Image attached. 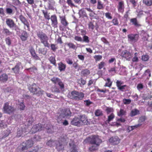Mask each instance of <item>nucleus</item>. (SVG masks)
<instances>
[{
  "label": "nucleus",
  "mask_w": 152,
  "mask_h": 152,
  "mask_svg": "<svg viewBox=\"0 0 152 152\" xmlns=\"http://www.w3.org/2000/svg\"><path fill=\"white\" fill-rule=\"evenodd\" d=\"M33 142L31 140H29L26 142H23L21 144L20 148L23 152H31V151L27 150L25 151L26 150L32 147L33 145Z\"/></svg>",
  "instance_id": "5"
},
{
  "label": "nucleus",
  "mask_w": 152,
  "mask_h": 152,
  "mask_svg": "<svg viewBox=\"0 0 152 152\" xmlns=\"http://www.w3.org/2000/svg\"><path fill=\"white\" fill-rule=\"evenodd\" d=\"M34 121V119L31 116H30L29 118L27 119L28 122V125L29 126Z\"/></svg>",
  "instance_id": "47"
},
{
  "label": "nucleus",
  "mask_w": 152,
  "mask_h": 152,
  "mask_svg": "<svg viewBox=\"0 0 152 152\" xmlns=\"http://www.w3.org/2000/svg\"><path fill=\"white\" fill-rule=\"evenodd\" d=\"M10 133V129H8L4 131L3 133V136L2 138H4L7 137Z\"/></svg>",
  "instance_id": "36"
},
{
  "label": "nucleus",
  "mask_w": 152,
  "mask_h": 152,
  "mask_svg": "<svg viewBox=\"0 0 152 152\" xmlns=\"http://www.w3.org/2000/svg\"><path fill=\"white\" fill-rule=\"evenodd\" d=\"M123 101L124 104H129L131 102V100L130 99H124Z\"/></svg>",
  "instance_id": "57"
},
{
  "label": "nucleus",
  "mask_w": 152,
  "mask_h": 152,
  "mask_svg": "<svg viewBox=\"0 0 152 152\" xmlns=\"http://www.w3.org/2000/svg\"><path fill=\"white\" fill-rule=\"evenodd\" d=\"M110 142L117 144L119 143V139L117 136H114L110 138L109 140Z\"/></svg>",
  "instance_id": "17"
},
{
  "label": "nucleus",
  "mask_w": 152,
  "mask_h": 152,
  "mask_svg": "<svg viewBox=\"0 0 152 152\" xmlns=\"http://www.w3.org/2000/svg\"><path fill=\"white\" fill-rule=\"evenodd\" d=\"M58 69L60 71H64L65 70L66 65L62 62L58 64Z\"/></svg>",
  "instance_id": "23"
},
{
  "label": "nucleus",
  "mask_w": 152,
  "mask_h": 152,
  "mask_svg": "<svg viewBox=\"0 0 152 152\" xmlns=\"http://www.w3.org/2000/svg\"><path fill=\"white\" fill-rule=\"evenodd\" d=\"M77 91H72L70 96V98L72 99L77 100Z\"/></svg>",
  "instance_id": "28"
},
{
  "label": "nucleus",
  "mask_w": 152,
  "mask_h": 152,
  "mask_svg": "<svg viewBox=\"0 0 152 152\" xmlns=\"http://www.w3.org/2000/svg\"><path fill=\"white\" fill-rule=\"evenodd\" d=\"M49 60L51 63L52 64L54 65H56V60L54 57L52 56L50 57L49 58Z\"/></svg>",
  "instance_id": "42"
},
{
  "label": "nucleus",
  "mask_w": 152,
  "mask_h": 152,
  "mask_svg": "<svg viewBox=\"0 0 152 152\" xmlns=\"http://www.w3.org/2000/svg\"><path fill=\"white\" fill-rule=\"evenodd\" d=\"M139 113L140 111L138 110L137 109H134L131 111L130 113V115L131 116H133Z\"/></svg>",
  "instance_id": "27"
},
{
  "label": "nucleus",
  "mask_w": 152,
  "mask_h": 152,
  "mask_svg": "<svg viewBox=\"0 0 152 152\" xmlns=\"http://www.w3.org/2000/svg\"><path fill=\"white\" fill-rule=\"evenodd\" d=\"M55 2L53 0H50L48 1V8L49 10H53V5L55 4Z\"/></svg>",
  "instance_id": "24"
},
{
  "label": "nucleus",
  "mask_w": 152,
  "mask_h": 152,
  "mask_svg": "<svg viewBox=\"0 0 152 152\" xmlns=\"http://www.w3.org/2000/svg\"><path fill=\"white\" fill-rule=\"evenodd\" d=\"M128 37L130 41L135 42L137 41L138 39L139 35L137 34H131L129 35Z\"/></svg>",
  "instance_id": "15"
},
{
  "label": "nucleus",
  "mask_w": 152,
  "mask_h": 152,
  "mask_svg": "<svg viewBox=\"0 0 152 152\" xmlns=\"http://www.w3.org/2000/svg\"><path fill=\"white\" fill-rule=\"evenodd\" d=\"M56 141L50 139L47 142L46 145L50 147H53L55 145V143H56Z\"/></svg>",
  "instance_id": "21"
},
{
  "label": "nucleus",
  "mask_w": 152,
  "mask_h": 152,
  "mask_svg": "<svg viewBox=\"0 0 152 152\" xmlns=\"http://www.w3.org/2000/svg\"><path fill=\"white\" fill-rule=\"evenodd\" d=\"M147 75H148V77H147V78L149 79V78L151 76V72H150V70L148 69L146 70H145V72H144V74L143 75V76H146Z\"/></svg>",
  "instance_id": "43"
},
{
  "label": "nucleus",
  "mask_w": 152,
  "mask_h": 152,
  "mask_svg": "<svg viewBox=\"0 0 152 152\" xmlns=\"http://www.w3.org/2000/svg\"><path fill=\"white\" fill-rule=\"evenodd\" d=\"M95 113V115L96 116H99L101 115L102 114V111L99 110H96Z\"/></svg>",
  "instance_id": "58"
},
{
  "label": "nucleus",
  "mask_w": 152,
  "mask_h": 152,
  "mask_svg": "<svg viewBox=\"0 0 152 152\" xmlns=\"http://www.w3.org/2000/svg\"><path fill=\"white\" fill-rule=\"evenodd\" d=\"M51 50L53 51H55L58 49L57 45L54 44H51L50 45Z\"/></svg>",
  "instance_id": "48"
},
{
  "label": "nucleus",
  "mask_w": 152,
  "mask_h": 152,
  "mask_svg": "<svg viewBox=\"0 0 152 152\" xmlns=\"http://www.w3.org/2000/svg\"><path fill=\"white\" fill-rule=\"evenodd\" d=\"M108 118L107 120L105 121V124H106L107 123H109L110 121L112 120L114 118V115L113 113H111L110 115L108 116Z\"/></svg>",
  "instance_id": "30"
},
{
  "label": "nucleus",
  "mask_w": 152,
  "mask_h": 152,
  "mask_svg": "<svg viewBox=\"0 0 152 152\" xmlns=\"http://www.w3.org/2000/svg\"><path fill=\"white\" fill-rule=\"evenodd\" d=\"M60 88L61 89H64V85L63 83L60 80L58 84Z\"/></svg>",
  "instance_id": "62"
},
{
  "label": "nucleus",
  "mask_w": 152,
  "mask_h": 152,
  "mask_svg": "<svg viewBox=\"0 0 152 152\" xmlns=\"http://www.w3.org/2000/svg\"><path fill=\"white\" fill-rule=\"evenodd\" d=\"M67 44L69 48H72L75 50H76L77 48L76 46L72 43H68Z\"/></svg>",
  "instance_id": "45"
},
{
  "label": "nucleus",
  "mask_w": 152,
  "mask_h": 152,
  "mask_svg": "<svg viewBox=\"0 0 152 152\" xmlns=\"http://www.w3.org/2000/svg\"><path fill=\"white\" fill-rule=\"evenodd\" d=\"M19 19L21 22L27 28V29L29 30V25L26 18L22 15H20L19 17Z\"/></svg>",
  "instance_id": "13"
},
{
  "label": "nucleus",
  "mask_w": 152,
  "mask_h": 152,
  "mask_svg": "<svg viewBox=\"0 0 152 152\" xmlns=\"http://www.w3.org/2000/svg\"><path fill=\"white\" fill-rule=\"evenodd\" d=\"M61 23L64 26L66 27L68 25V23L66 21L65 17L64 16H59Z\"/></svg>",
  "instance_id": "20"
},
{
  "label": "nucleus",
  "mask_w": 152,
  "mask_h": 152,
  "mask_svg": "<svg viewBox=\"0 0 152 152\" xmlns=\"http://www.w3.org/2000/svg\"><path fill=\"white\" fill-rule=\"evenodd\" d=\"M104 62H102L99 64V69H101L103 68V69H104Z\"/></svg>",
  "instance_id": "61"
},
{
  "label": "nucleus",
  "mask_w": 152,
  "mask_h": 152,
  "mask_svg": "<svg viewBox=\"0 0 152 152\" xmlns=\"http://www.w3.org/2000/svg\"><path fill=\"white\" fill-rule=\"evenodd\" d=\"M71 124L72 125L80 126V123L79 119V116L77 117H75L72 121Z\"/></svg>",
  "instance_id": "14"
},
{
  "label": "nucleus",
  "mask_w": 152,
  "mask_h": 152,
  "mask_svg": "<svg viewBox=\"0 0 152 152\" xmlns=\"http://www.w3.org/2000/svg\"><path fill=\"white\" fill-rule=\"evenodd\" d=\"M21 65L20 63H17L15 67L12 69V70L15 73H16L18 72L20 68V66Z\"/></svg>",
  "instance_id": "22"
},
{
  "label": "nucleus",
  "mask_w": 152,
  "mask_h": 152,
  "mask_svg": "<svg viewBox=\"0 0 152 152\" xmlns=\"http://www.w3.org/2000/svg\"><path fill=\"white\" fill-rule=\"evenodd\" d=\"M27 132V129L25 128L23 129L22 126H21L20 128L18 129L17 136L18 137H20L23 136V133H25Z\"/></svg>",
  "instance_id": "16"
},
{
  "label": "nucleus",
  "mask_w": 152,
  "mask_h": 152,
  "mask_svg": "<svg viewBox=\"0 0 152 152\" xmlns=\"http://www.w3.org/2000/svg\"><path fill=\"white\" fill-rule=\"evenodd\" d=\"M121 56L126 58L127 60H129L132 56V54L129 51L126 50L122 51Z\"/></svg>",
  "instance_id": "9"
},
{
  "label": "nucleus",
  "mask_w": 152,
  "mask_h": 152,
  "mask_svg": "<svg viewBox=\"0 0 152 152\" xmlns=\"http://www.w3.org/2000/svg\"><path fill=\"white\" fill-rule=\"evenodd\" d=\"M3 110L4 113L10 114L13 112L14 108L9 105L8 103L6 102L4 104Z\"/></svg>",
  "instance_id": "8"
},
{
  "label": "nucleus",
  "mask_w": 152,
  "mask_h": 152,
  "mask_svg": "<svg viewBox=\"0 0 152 152\" xmlns=\"http://www.w3.org/2000/svg\"><path fill=\"white\" fill-rule=\"evenodd\" d=\"M97 91L99 92L98 94L101 97H104V91L103 90L98 89Z\"/></svg>",
  "instance_id": "41"
},
{
  "label": "nucleus",
  "mask_w": 152,
  "mask_h": 152,
  "mask_svg": "<svg viewBox=\"0 0 152 152\" xmlns=\"http://www.w3.org/2000/svg\"><path fill=\"white\" fill-rule=\"evenodd\" d=\"M37 35L41 42L45 47L49 48L50 45L48 42V40L47 35L42 31H39L37 32Z\"/></svg>",
  "instance_id": "2"
},
{
  "label": "nucleus",
  "mask_w": 152,
  "mask_h": 152,
  "mask_svg": "<svg viewBox=\"0 0 152 152\" xmlns=\"http://www.w3.org/2000/svg\"><path fill=\"white\" fill-rule=\"evenodd\" d=\"M65 137H61L58 141H56V143H55L56 149L58 151H60L64 150V146L66 142V140Z\"/></svg>",
  "instance_id": "3"
},
{
  "label": "nucleus",
  "mask_w": 152,
  "mask_h": 152,
  "mask_svg": "<svg viewBox=\"0 0 152 152\" xmlns=\"http://www.w3.org/2000/svg\"><path fill=\"white\" fill-rule=\"evenodd\" d=\"M94 57L96 61H99L102 58V56L100 55H96Z\"/></svg>",
  "instance_id": "51"
},
{
  "label": "nucleus",
  "mask_w": 152,
  "mask_h": 152,
  "mask_svg": "<svg viewBox=\"0 0 152 152\" xmlns=\"http://www.w3.org/2000/svg\"><path fill=\"white\" fill-rule=\"evenodd\" d=\"M50 19L51 21L52 26L54 28L57 27L58 22L56 16L55 15H52L51 16Z\"/></svg>",
  "instance_id": "10"
},
{
  "label": "nucleus",
  "mask_w": 152,
  "mask_h": 152,
  "mask_svg": "<svg viewBox=\"0 0 152 152\" xmlns=\"http://www.w3.org/2000/svg\"><path fill=\"white\" fill-rule=\"evenodd\" d=\"M20 110H24L25 106L23 102H21L20 104Z\"/></svg>",
  "instance_id": "63"
},
{
  "label": "nucleus",
  "mask_w": 152,
  "mask_h": 152,
  "mask_svg": "<svg viewBox=\"0 0 152 152\" xmlns=\"http://www.w3.org/2000/svg\"><path fill=\"white\" fill-rule=\"evenodd\" d=\"M85 141L86 142H89L93 145L89 148V150L92 151L98 149V147L102 142V140L99 138L98 136L94 135L88 137L85 140Z\"/></svg>",
  "instance_id": "1"
},
{
  "label": "nucleus",
  "mask_w": 152,
  "mask_h": 152,
  "mask_svg": "<svg viewBox=\"0 0 152 152\" xmlns=\"http://www.w3.org/2000/svg\"><path fill=\"white\" fill-rule=\"evenodd\" d=\"M6 12L7 14L9 15H11L12 13L13 10L11 8H7L6 9Z\"/></svg>",
  "instance_id": "56"
},
{
  "label": "nucleus",
  "mask_w": 152,
  "mask_h": 152,
  "mask_svg": "<svg viewBox=\"0 0 152 152\" xmlns=\"http://www.w3.org/2000/svg\"><path fill=\"white\" fill-rule=\"evenodd\" d=\"M142 2L147 6H151L152 4V0H143Z\"/></svg>",
  "instance_id": "34"
},
{
  "label": "nucleus",
  "mask_w": 152,
  "mask_h": 152,
  "mask_svg": "<svg viewBox=\"0 0 152 152\" xmlns=\"http://www.w3.org/2000/svg\"><path fill=\"white\" fill-rule=\"evenodd\" d=\"M28 37V34L26 31H23V33L20 36L21 39L22 41H26Z\"/></svg>",
  "instance_id": "18"
},
{
  "label": "nucleus",
  "mask_w": 152,
  "mask_h": 152,
  "mask_svg": "<svg viewBox=\"0 0 152 152\" xmlns=\"http://www.w3.org/2000/svg\"><path fill=\"white\" fill-rule=\"evenodd\" d=\"M50 126L49 124L48 125L47 124L46 125L45 124L44 126L43 127L41 124H38L33 126L31 129L30 132L32 133H34L37 131L43 129L44 128L46 129H49L50 128Z\"/></svg>",
  "instance_id": "4"
},
{
  "label": "nucleus",
  "mask_w": 152,
  "mask_h": 152,
  "mask_svg": "<svg viewBox=\"0 0 152 152\" xmlns=\"http://www.w3.org/2000/svg\"><path fill=\"white\" fill-rule=\"evenodd\" d=\"M84 96V94L83 93L77 91V100H82Z\"/></svg>",
  "instance_id": "29"
},
{
  "label": "nucleus",
  "mask_w": 152,
  "mask_h": 152,
  "mask_svg": "<svg viewBox=\"0 0 152 152\" xmlns=\"http://www.w3.org/2000/svg\"><path fill=\"white\" fill-rule=\"evenodd\" d=\"M123 83V82L121 81L117 80L116 82V86L118 88L120 86H121V85Z\"/></svg>",
  "instance_id": "64"
},
{
  "label": "nucleus",
  "mask_w": 152,
  "mask_h": 152,
  "mask_svg": "<svg viewBox=\"0 0 152 152\" xmlns=\"http://www.w3.org/2000/svg\"><path fill=\"white\" fill-rule=\"evenodd\" d=\"M6 23L7 25L10 28H13L15 25L14 21L10 18H7L6 20Z\"/></svg>",
  "instance_id": "12"
},
{
  "label": "nucleus",
  "mask_w": 152,
  "mask_h": 152,
  "mask_svg": "<svg viewBox=\"0 0 152 152\" xmlns=\"http://www.w3.org/2000/svg\"><path fill=\"white\" fill-rule=\"evenodd\" d=\"M8 79V77L7 75L5 74H3L0 76V80L4 82L7 80Z\"/></svg>",
  "instance_id": "33"
},
{
  "label": "nucleus",
  "mask_w": 152,
  "mask_h": 152,
  "mask_svg": "<svg viewBox=\"0 0 152 152\" xmlns=\"http://www.w3.org/2000/svg\"><path fill=\"white\" fill-rule=\"evenodd\" d=\"M105 16L109 20H111L112 18L111 14L110 12H107L105 13Z\"/></svg>",
  "instance_id": "49"
},
{
  "label": "nucleus",
  "mask_w": 152,
  "mask_h": 152,
  "mask_svg": "<svg viewBox=\"0 0 152 152\" xmlns=\"http://www.w3.org/2000/svg\"><path fill=\"white\" fill-rule=\"evenodd\" d=\"M61 80L56 77H53L51 78V81L54 84H58Z\"/></svg>",
  "instance_id": "37"
},
{
  "label": "nucleus",
  "mask_w": 152,
  "mask_h": 152,
  "mask_svg": "<svg viewBox=\"0 0 152 152\" xmlns=\"http://www.w3.org/2000/svg\"><path fill=\"white\" fill-rule=\"evenodd\" d=\"M79 14L80 17H84L87 16L86 12L83 9H81L79 10Z\"/></svg>",
  "instance_id": "31"
},
{
  "label": "nucleus",
  "mask_w": 152,
  "mask_h": 152,
  "mask_svg": "<svg viewBox=\"0 0 152 152\" xmlns=\"http://www.w3.org/2000/svg\"><path fill=\"white\" fill-rule=\"evenodd\" d=\"M142 59L143 61H147L149 59L148 56L147 55H143L142 56Z\"/></svg>",
  "instance_id": "55"
},
{
  "label": "nucleus",
  "mask_w": 152,
  "mask_h": 152,
  "mask_svg": "<svg viewBox=\"0 0 152 152\" xmlns=\"http://www.w3.org/2000/svg\"><path fill=\"white\" fill-rule=\"evenodd\" d=\"M71 113L69 109H65L63 112V113L61 114L58 117L57 119L58 122H59L61 121V118H68L71 116Z\"/></svg>",
  "instance_id": "7"
},
{
  "label": "nucleus",
  "mask_w": 152,
  "mask_h": 152,
  "mask_svg": "<svg viewBox=\"0 0 152 152\" xmlns=\"http://www.w3.org/2000/svg\"><path fill=\"white\" fill-rule=\"evenodd\" d=\"M90 73L88 69H85L83 70L81 72V74L85 76H86Z\"/></svg>",
  "instance_id": "39"
},
{
  "label": "nucleus",
  "mask_w": 152,
  "mask_h": 152,
  "mask_svg": "<svg viewBox=\"0 0 152 152\" xmlns=\"http://www.w3.org/2000/svg\"><path fill=\"white\" fill-rule=\"evenodd\" d=\"M5 42L6 44L8 46L10 45L11 44V41L10 38L9 37H7L6 38Z\"/></svg>",
  "instance_id": "52"
},
{
  "label": "nucleus",
  "mask_w": 152,
  "mask_h": 152,
  "mask_svg": "<svg viewBox=\"0 0 152 152\" xmlns=\"http://www.w3.org/2000/svg\"><path fill=\"white\" fill-rule=\"evenodd\" d=\"M106 111L107 114H108L110 113H112L113 112V109L112 108L107 107L106 109Z\"/></svg>",
  "instance_id": "59"
},
{
  "label": "nucleus",
  "mask_w": 152,
  "mask_h": 152,
  "mask_svg": "<svg viewBox=\"0 0 152 152\" xmlns=\"http://www.w3.org/2000/svg\"><path fill=\"white\" fill-rule=\"evenodd\" d=\"M124 2L121 1L119 2L118 10L119 11L122 12V11L123 6V5Z\"/></svg>",
  "instance_id": "46"
},
{
  "label": "nucleus",
  "mask_w": 152,
  "mask_h": 152,
  "mask_svg": "<svg viewBox=\"0 0 152 152\" xmlns=\"http://www.w3.org/2000/svg\"><path fill=\"white\" fill-rule=\"evenodd\" d=\"M29 90L34 94H37L40 95L43 94L44 91L42 90L40 88H39L35 84H33L28 87Z\"/></svg>",
  "instance_id": "6"
},
{
  "label": "nucleus",
  "mask_w": 152,
  "mask_h": 152,
  "mask_svg": "<svg viewBox=\"0 0 152 152\" xmlns=\"http://www.w3.org/2000/svg\"><path fill=\"white\" fill-rule=\"evenodd\" d=\"M130 22L132 23L135 26L139 27L141 26V25L139 24L137 22L136 18H132L130 20Z\"/></svg>",
  "instance_id": "26"
},
{
  "label": "nucleus",
  "mask_w": 152,
  "mask_h": 152,
  "mask_svg": "<svg viewBox=\"0 0 152 152\" xmlns=\"http://www.w3.org/2000/svg\"><path fill=\"white\" fill-rule=\"evenodd\" d=\"M80 122V126L83 125H88L89 124L88 121V119L85 115H83L79 116Z\"/></svg>",
  "instance_id": "11"
},
{
  "label": "nucleus",
  "mask_w": 152,
  "mask_h": 152,
  "mask_svg": "<svg viewBox=\"0 0 152 152\" xmlns=\"http://www.w3.org/2000/svg\"><path fill=\"white\" fill-rule=\"evenodd\" d=\"M63 118H61L60 119L61 120V121L60 122H58L59 123H62L63 124L64 126L67 125L69 124L68 121L66 120H63Z\"/></svg>",
  "instance_id": "50"
},
{
  "label": "nucleus",
  "mask_w": 152,
  "mask_h": 152,
  "mask_svg": "<svg viewBox=\"0 0 152 152\" xmlns=\"http://www.w3.org/2000/svg\"><path fill=\"white\" fill-rule=\"evenodd\" d=\"M126 112L124 110L121 109L120 112L118 113V116H120L123 115H125Z\"/></svg>",
  "instance_id": "54"
},
{
  "label": "nucleus",
  "mask_w": 152,
  "mask_h": 152,
  "mask_svg": "<svg viewBox=\"0 0 152 152\" xmlns=\"http://www.w3.org/2000/svg\"><path fill=\"white\" fill-rule=\"evenodd\" d=\"M42 12L44 15V16L45 18L47 19L48 20L50 19V17L49 14L48 13L47 11H45L44 10H42Z\"/></svg>",
  "instance_id": "38"
},
{
  "label": "nucleus",
  "mask_w": 152,
  "mask_h": 152,
  "mask_svg": "<svg viewBox=\"0 0 152 152\" xmlns=\"http://www.w3.org/2000/svg\"><path fill=\"white\" fill-rule=\"evenodd\" d=\"M30 52L32 56L36 59H38L39 57L36 55L35 50L33 49H31L30 50Z\"/></svg>",
  "instance_id": "32"
},
{
  "label": "nucleus",
  "mask_w": 152,
  "mask_h": 152,
  "mask_svg": "<svg viewBox=\"0 0 152 152\" xmlns=\"http://www.w3.org/2000/svg\"><path fill=\"white\" fill-rule=\"evenodd\" d=\"M106 82L105 83V86H107L109 87H110L112 84V82L110 80V78H108L106 80Z\"/></svg>",
  "instance_id": "35"
},
{
  "label": "nucleus",
  "mask_w": 152,
  "mask_h": 152,
  "mask_svg": "<svg viewBox=\"0 0 152 152\" xmlns=\"http://www.w3.org/2000/svg\"><path fill=\"white\" fill-rule=\"evenodd\" d=\"M69 145L70 147V152H78L76 146L74 144V142L72 141L71 143H69Z\"/></svg>",
  "instance_id": "19"
},
{
  "label": "nucleus",
  "mask_w": 152,
  "mask_h": 152,
  "mask_svg": "<svg viewBox=\"0 0 152 152\" xmlns=\"http://www.w3.org/2000/svg\"><path fill=\"white\" fill-rule=\"evenodd\" d=\"M66 3L71 7H75L72 0H66Z\"/></svg>",
  "instance_id": "44"
},
{
  "label": "nucleus",
  "mask_w": 152,
  "mask_h": 152,
  "mask_svg": "<svg viewBox=\"0 0 152 152\" xmlns=\"http://www.w3.org/2000/svg\"><path fill=\"white\" fill-rule=\"evenodd\" d=\"M2 33L5 35H9L12 34V32L7 28H4L2 30Z\"/></svg>",
  "instance_id": "25"
},
{
  "label": "nucleus",
  "mask_w": 152,
  "mask_h": 152,
  "mask_svg": "<svg viewBox=\"0 0 152 152\" xmlns=\"http://www.w3.org/2000/svg\"><path fill=\"white\" fill-rule=\"evenodd\" d=\"M88 28L91 30L92 31L94 28V26L91 22H90L88 24Z\"/></svg>",
  "instance_id": "60"
},
{
  "label": "nucleus",
  "mask_w": 152,
  "mask_h": 152,
  "mask_svg": "<svg viewBox=\"0 0 152 152\" xmlns=\"http://www.w3.org/2000/svg\"><path fill=\"white\" fill-rule=\"evenodd\" d=\"M51 91L53 92L59 93L60 90L56 86H54L52 87L51 89Z\"/></svg>",
  "instance_id": "40"
},
{
  "label": "nucleus",
  "mask_w": 152,
  "mask_h": 152,
  "mask_svg": "<svg viewBox=\"0 0 152 152\" xmlns=\"http://www.w3.org/2000/svg\"><path fill=\"white\" fill-rule=\"evenodd\" d=\"M27 70L30 72H35L37 71V68L34 66L28 68L27 69Z\"/></svg>",
  "instance_id": "53"
}]
</instances>
